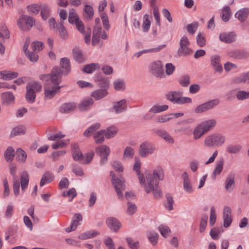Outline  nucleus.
<instances>
[{
  "mask_svg": "<svg viewBox=\"0 0 249 249\" xmlns=\"http://www.w3.org/2000/svg\"><path fill=\"white\" fill-rule=\"evenodd\" d=\"M141 160L139 158L136 157L133 169L137 173L141 186L144 188L146 193L149 194L152 192L155 199L160 198L162 196V193L159 186V182L160 180H162L164 178L162 169L161 167L158 166L154 169L152 172L146 173L145 177L141 172Z\"/></svg>",
  "mask_w": 249,
  "mask_h": 249,
  "instance_id": "f257e3e1",
  "label": "nucleus"
},
{
  "mask_svg": "<svg viewBox=\"0 0 249 249\" xmlns=\"http://www.w3.org/2000/svg\"><path fill=\"white\" fill-rule=\"evenodd\" d=\"M225 141L226 138L224 135L219 133H213L205 138L204 145L206 147H218L222 145Z\"/></svg>",
  "mask_w": 249,
  "mask_h": 249,
  "instance_id": "f03ea898",
  "label": "nucleus"
},
{
  "mask_svg": "<svg viewBox=\"0 0 249 249\" xmlns=\"http://www.w3.org/2000/svg\"><path fill=\"white\" fill-rule=\"evenodd\" d=\"M182 92L180 91H170L166 94L167 100L174 104L182 105L192 102V99L187 97H182Z\"/></svg>",
  "mask_w": 249,
  "mask_h": 249,
  "instance_id": "7ed1b4c3",
  "label": "nucleus"
},
{
  "mask_svg": "<svg viewBox=\"0 0 249 249\" xmlns=\"http://www.w3.org/2000/svg\"><path fill=\"white\" fill-rule=\"evenodd\" d=\"M63 74L61 69L55 67L53 69L51 74L40 75V78L42 80H50L55 85H59L62 81V75Z\"/></svg>",
  "mask_w": 249,
  "mask_h": 249,
  "instance_id": "20e7f679",
  "label": "nucleus"
},
{
  "mask_svg": "<svg viewBox=\"0 0 249 249\" xmlns=\"http://www.w3.org/2000/svg\"><path fill=\"white\" fill-rule=\"evenodd\" d=\"M149 70L150 73L156 78L160 79L165 78L163 64L160 60L152 62L149 64Z\"/></svg>",
  "mask_w": 249,
  "mask_h": 249,
  "instance_id": "39448f33",
  "label": "nucleus"
},
{
  "mask_svg": "<svg viewBox=\"0 0 249 249\" xmlns=\"http://www.w3.org/2000/svg\"><path fill=\"white\" fill-rule=\"evenodd\" d=\"M190 42L189 38L185 36H183L179 42V47L177 51L179 56H187L192 53V50L190 48Z\"/></svg>",
  "mask_w": 249,
  "mask_h": 249,
  "instance_id": "423d86ee",
  "label": "nucleus"
},
{
  "mask_svg": "<svg viewBox=\"0 0 249 249\" xmlns=\"http://www.w3.org/2000/svg\"><path fill=\"white\" fill-rule=\"evenodd\" d=\"M110 176L111 178L112 183L116 192L118 197L120 199H123L124 196L122 193V191L124 190L125 188L124 179L116 178L114 173L112 171L110 172Z\"/></svg>",
  "mask_w": 249,
  "mask_h": 249,
  "instance_id": "0eeeda50",
  "label": "nucleus"
},
{
  "mask_svg": "<svg viewBox=\"0 0 249 249\" xmlns=\"http://www.w3.org/2000/svg\"><path fill=\"white\" fill-rule=\"evenodd\" d=\"M34 23L33 18L25 15H21L17 20L18 26L22 31L29 30Z\"/></svg>",
  "mask_w": 249,
  "mask_h": 249,
  "instance_id": "6e6552de",
  "label": "nucleus"
},
{
  "mask_svg": "<svg viewBox=\"0 0 249 249\" xmlns=\"http://www.w3.org/2000/svg\"><path fill=\"white\" fill-rule=\"evenodd\" d=\"M155 150L156 147L154 144L149 142L145 141L140 145L139 154L142 158H146L153 154Z\"/></svg>",
  "mask_w": 249,
  "mask_h": 249,
  "instance_id": "1a4fd4ad",
  "label": "nucleus"
},
{
  "mask_svg": "<svg viewBox=\"0 0 249 249\" xmlns=\"http://www.w3.org/2000/svg\"><path fill=\"white\" fill-rule=\"evenodd\" d=\"M219 103L218 99H215L210 100L197 106L195 109L196 113L199 114L213 108Z\"/></svg>",
  "mask_w": 249,
  "mask_h": 249,
  "instance_id": "9d476101",
  "label": "nucleus"
},
{
  "mask_svg": "<svg viewBox=\"0 0 249 249\" xmlns=\"http://www.w3.org/2000/svg\"><path fill=\"white\" fill-rule=\"evenodd\" d=\"M96 152L101 158L100 164H104L107 160V157L110 153V149L108 146L106 145H102L96 148Z\"/></svg>",
  "mask_w": 249,
  "mask_h": 249,
  "instance_id": "9b49d317",
  "label": "nucleus"
},
{
  "mask_svg": "<svg viewBox=\"0 0 249 249\" xmlns=\"http://www.w3.org/2000/svg\"><path fill=\"white\" fill-rule=\"evenodd\" d=\"M228 55L237 60L245 59L249 57V53L244 50L235 49L229 52Z\"/></svg>",
  "mask_w": 249,
  "mask_h": 249,
  "instance_id": "f8f14e48",
  "label": "nucleus"
},
{
  "mask_svg": "<svg viewBox=\"0 0 249 249\" xmlns=\"http://www.w3.org/2000/svg\"><path fill=\"white\" fill-rule=\"evenodd\" d=\"M211 65L214 72L220 73L223 71V68L221 64V57L217 54L212 55L210 58Z\"/></svg>",
  "mask_w": 249,
  "mask_h": 249,
  "instance_id": "ddd939ff",
  "label": "nucleus"
},
{
  "mask_svg": "<svg viewBox=\"0 0 249 249\" xmlns=\"http://www.w3.org/2000/svg\"><path fill=\"white\" fill-rule=\"evenodd\" d=\"M108 227L114 232H118L122 227L121 223L115 217H108L106 220Z\"/></svg>",
  "mask_w": 249,
  "mask_h": 249,
  "instance_id": "4468645a",
  "label": "nucleus"
},
{
  "mask_svg": "<svg viewBox=\"0 0 249 249\" xmlns=\"http://www.w3.org/2000/svg\"><path fill=\"white\" fill-rule=\"evenodd\" d=\"M127 108L126 100L125 99L113 103L112 109L116 114L125 112Z\"/></svg>",
  "mask_w": 249,
  "mask_h": 249,
  "instance_id": "2eb2a0df",
  "label": "nucleus"
},
{
  "mask_svg": "<svg viewBox=\"0 0 249 249\" xmlns=\"http://www.w3.org/2000/svg\"><path fill=\"white\" fill-rule=\"evenodd\" d=\"M60 88L61 87L58 86L46 87L44 89L45 98L47 99H52L57 92H59Z\"/></svg>",
  "mask_w": 249,
  "mask_h": 249,
  "instance_id": "dca6fc26",
  "label": "nucleus"
},
{
  "mask_svg": "<svg viewBox=\"0 0 249 249\" xmlns=\"http://www.w3.org/2000/svg\"><path fill=\"white\" fill-rule=\"evenodd\" d=\"M223 226L225 228L229 227L232 221L231 211L229 207H225L223 209Z\"/></svg>",
  "mask_w": 249,
  "mask_h": 249,
  "instance_id": "f3484780",
  "label": "nucleus"
},
{
  "mask_svg": "<svg viewBox=\"0 0 249 249\" xmlns=\"http://www.w3.org/2000/svg\"><path fill=\"white\" fill-rule=\"evenodd\" d=\"M236 35L234 32H224L219 35V39L223 42L231 43L235 41Z\"/></svg>",
  "mask_w": 249,
  "mask_h": 249,
  "instance_id": "a211bd4d",
  "label": "nucleus"
},
{
  "mask_svg": "<svg viewBox=\"0 0 249 249\" xmlns=\"http://www.w3.org/2000/svg\"><path fill=\"white\" fill-rule=\"evenodd\" d=\"M183 178V189L186 192L191 194L193 192L194 189L191 183V181L189 178L188 174L186 172H184L182 174Z\"/></svg>",
  "mask_w": 249,
  "mask_h": 249,
  "instance_id": "6ab92c4d",
  "label": "nucleus"
},
{
  "mask_svg": "<svg viewBox=\"0 0 249 249\" xmlns=\"http://www.w3.org/2000/svg\"><path fill=\"white\" fill-rule=\"evenodd\" d=\"M155 133L159 137L163 139L165 142L169 143H174V140L170 134L163 129H157L155 130Z\"/></svg>",
  "mask_w": 249,
  "mask_h": 249,
  "instance_id": "aec40b11",
  "label": "nucleus"
},
{
  "mask_svg": "<svg viewBox=\"0 0 249 249\" xmlns=\"http://www.w3.org/2000/svg\"><path fill=\"white\" fill-rule=\"evenodd\" d=\"M2 104L4 106H8L14 103L15 96L10 92H3L1 95Z\"/></svg>",
  "mask_w": 249,
  "mask_h": 249,
  "instance_id": "412c9836",
  "label": "nucleus"
},
{
  "mask_svg": "<svg viewBox=\"0 0 249 249\" xmlns=\"http://www.w3.org/2000/svg\"><path fill=\"white\" fill-rule=\"evenodd\" d=\"M249 16V8H243L239 10L235 14V18L240 21H245Z\"/></svg>",
  "mask_w": 249,
  "mask_h": 249,
  "instance_id": "4be33fe9",
  "label": "nucleus"
},
{
  "mask_svg": "<svg viewBox=\"0 0 249 249\" xmlns=\"http://www.w3.org/2000/svg\"><path fill=\"white\" fill-rule=\"evenodd\" d=\"M60 66L63 75H67L71 71V65L69 59L67 57H64L61 59Z\"/></svg>",
  "mask_w": 249,
  "mask_h": 249,
  "instance_id": "5701e85b",
  "label": "nucleus"
},
{
  "mask_svg": "<svg viewBox=\"0 0 249 249\" xmlns=\"http://www.w3.org/2000/svg\"><path fill=\"white\" fill-rule=\"evenodd\" d=\"M83 17L87 21L91 20L94 17V10L93 7L88 4L84 6L83 9Z\"/></svg>",
  "mask_w": 249,
  "mask_h": 249,
  "instance_id": "b1692460",
  "label": "nucleus"
},
{
  "mask_svg": "<svg viewBox=\"0 0 249 249\" xmlns=\"http://www.w3.org/2000/svg\"><path fill=\"white\" fill-rule=\"evenodd\" d=\"M100 234V232L96 230L88 231L85 232L81 233L78 236V238L80 240H87L96 237Z\"/></svg>",
  "mask_w": 249,
  "mask_h": 249,
  "instance_id": "393cba45",
  "label": "nucleus"
},
{
  "mask_svg": "<svg viewBox=\"0 0 249 249\" xmlns=\"http://www.w3.org/2000/svg\"><path fill=\"white\" fill-rule=\"evenodd\" d=\"M216 124V121L215 119H212L205 121L201 123L200 125L202 127L206 133L213 129Z\"/></svg>",
  "mask_w": 249,
  "mask_h": 249,
  "instance_id": "a878e982",
  "label": "nucleus"
},
{
  "mask_svg": "<svg viewBox=\"0 0 249 249\" xmlns=\"http://www.w3.org/2000/svg\"><path fill=\"white\" fill-rule=\"evenodd\" d=\"M95 81L98 87L102 89L107 90L109 88V81L107 79L100 75H96L95 78Z\"/></svg>",
  "mask_w": 249,
  "mask_h": 249,
  "instance_id": "bb28decb",
  "label": "nucleus"
},
{
  "mask_svg": "<svg viewBox=\"0 0 249 249\" xmlns=\"http://www.w3.org/2000/svg\"><path fill=\"white\" fill-rule=\"evenodd\" d=\"M93 104V100L92 98H86L79 104L78 107L81 111H86L89 109Z\"/></svg>",
  "mask_w": 249,
  "mask_h": 249,
  "instance_id": "cd10ccee",
  "label": "nucleus"
},
{
  "mask_svg": "<svg viewBox=\"0 0 249 249\" xmlns=\"http://www.w3.org/2000/svg\"><path fill=\"white\" fill-rule=\"evenodd\" d=\"M76 107L75 103H67L63 104L60 107L61 113H68L73 111Z\"/></svg>",
  "mask_w": 249,
  "mask_h": 249,
  "instance_id": "c85d7f7f",
  "label": "nucleus"
},
{
  "mask_svg": "<svg viewBox=\"0 0 249 249\" xmlns=\"http://www.w3.org/2000/svg\"><path fill=\"white\" fill-rule=\"evenodd\" d=\"M54 176L53 174L51 172L47 171L42 177L40 182V186L42 187L45 184L52 182Z\"/></svg>",
  "mask_w": 249,
  "mask_h": 249,
  "instance_id": "c756f323",
  "label": "nucleus"
},
{
  "mask_svg": "<svg viewBox=\"0 0 249 249\" xmlns=\"http://www.w3.org/2000/svg\"><path fill=\"white\" fill-rule=\"evenodd\" d=\"M106 89H97L93 91L91 94V96L96 100H99L107 96L108 92Z\"/></svg>",
  "mask_w": 249,
  "mask_h": 249,
  "instance_id": "7c9ffc66",
  "label": "nucleus"
},
{
  "mask_svg": "<svg viewBox=\"0 0 249 249\" xmlns=\"http://www.w3.org/2000/svg\"><path fill=\"white\" fill-rule=\"evenodd\" d=\"M235 186V180L232 176H229L225 180V189L228 192L232 191Z\"/></svg>",
  "mask_w": 249,
  "mask_h": 249,
  "instance_id": "2f4dec72",
  "label": "nucleus"
},
{
  "mask_svg": "<svg viewBox=\"0 0 249 249\" xmlns=\"http://www.w3.org/2000/svg\"><path fill=\"white\" fill-rule=\"evenodd\" d=\"M20 183L22 191H24L28 187L29 181L28 174L24 172L20 174Z\"/></svg>",
  "mask_w": 249,
  "mask_h": 249,
  "instance_id": "473e14b6",
  "label": "nucleus"
},
{
  "mask_svg": "<svg viewBox=\"0 0 249 249\" xmlns=\"http://www.w3.org/2000/svg\"><path fill=\"white\" fill-rule=\"evenodd\" d=\"M242 149L241 145L236 144H231L228 145L226 147V151L231 154H236L238 153Z\"/></svg>",
  "mask_w": 249,
  "mask_h": 249,
  "instance_id": "72a5a7b5",
  "label": "nucleus"
},
{
  "mask_svg": "<svg viewBox=\"0 0 249 249\" xmlns=\"http://www.w3.org/2000/svg\"><path fill=\"white\" fill-rule=\"evenodd\" d=\"M100 65L99 63H92L86 65L82 69L87 73H91L96 70L99 69Z\"/></svg>",
  "mask_w": 249,
  "mask_h": 249,
  "instance_id": "f704fd0d",
  "label": "nucleus"
},
{
  "mask_svg": "<svg viewBox=\"0 0 249 249\" xmlns=\"http://www.w3.org/2000/svg\"><path fill=\"white\" fill-rule=\"evenodd\" d=\"M168 108V106L166 105L161 106L155 105L149 109V113H152V114L158 113L166 111Z\"/></svg>",
  "mask_w": 249,
  "mask_h": 249,
  "instance_id": "c9c22d12",
  "label": "nucleus"
},
{
  "mask_svg": "<svg viewBox=\"0 0 249 249\" xmlns=\"http://www.w3.org/2000/svg\"><path fill=\"white\" fill-rule=\"evenodd\" d=\"M147 237L152 245H156L158 241L159 235L156 231H149L147 232Z\"/></svg>",
  "mask_w": 249,
  "mask_h": 249,
  "instance_id": "e433bc0d",
  "label": "nucleus"
},
{
  "mask_svg": "<svg viewBox=\"0 0 249 249\" xmlns=\"http://www.w3.org/2000/svg\"><path fill=\"white\" fill-rule=\"evenodd\" d=\"M25 133V128L23 126H18L14 127L11 131L10 137L13 138L18 135Z\"/></svg>",
  "mask_w": 249,
  "mask_h": 249,
  "instance_id": "4c0bfd02",
  "label": "nucleus"
},
{
  "mask_svg": "<svg viewBox=\"0 0 249 249\" xmlns=\"http://www.w3.org/2000/svg\"><path fill=\"white\" fill-rule=\"evenodd\" d=\"M55 30L58 31L59 33L60 36L63 39H66L68 37V32L64 26L62 22L58 23L57 28Z\"/></svg>",
  "mask_w": 249,
  "mask_h": 249,
  "instance_id": "58836bf2",
  "label": "nucleus"
},
{
  "mask_svg": "<svg viewBox=\"0 0 249 249\" xmlns=\"http://www.w3.org/2000/svg\"><path fill=\"white\" fill-rule=\"evenodd\" d=\"M206 133L200 124L196 126L193 132V138L194 140H198L201 138V137Z\"/></svg>",
  "mask_w": 249,
  "mask_h": 249,
  "instance_id": "ea45409f",
  "label": "nucleus"
},
{
  "mask_svg": "<svg viewBox=\"0 0 249 249\" xmlns=\"http://www.w3.org/2000/svg\"><path fill=\"white\" fill-rule=\"evenodd\" d=\"M41 85L39 82L33 81L29 82L26 86V89H28L34 92H39L41 89Z\"/></svg>",
  "mask_w": 249,
  "mask_h": 249,
  "instance_id": "a19ab883",
  "label": "nucleus"
},
{
  "mask_svg": "<svg viewBox=\"0 0 249 249\" xmlns=\"http://www.w3.org/2000/svg\"><path fill=\"white\" fill-rule=\"evenodd\" d=\"M79 20L80 19L76 10L74 9H71L69 11L68 17L69 23L73 24Z\"/></svg>",
  "mask_w": 249,
  "mask_h": 249,
  "instance_id": "79ce46f5",
  "label": "nucleus"
},
{
  "mask_svg": "<svg viewBox=\"0 0 249 249\" xmlns=\"http://www.w3.org/2000/svg\"><path fill=\"white\" fill-rule=\"evenodd\" d=\"M41 16L42 17V18L44 20H46L50 15V8L49 6L45 4H41Z\"/></svg>",
  "mask_w": 249,
  "mask_h": 249,
  "instance_id": "37998d69",
  "label": "nucleus"
},
{
  "mask_svg": "<svg viewBox=\"0 0 249 249\" xmlns=\"http://www.w3.org/2000/svg\"><path fill=\"white\" fill-rule=\"evenodd\" d=\"M231 16V11L229 6H226L222 9V14L221 15L222 20L227 22L229 21Z\"/></svg>",
  "mask_w": 249,
  "mask_h": 249,
  "instance_id": "c03bdc74",
  "label": "nucleus"
},
{
  "mask_svg": "<svg viewBox=\"0 0 249 249\" xmlns=\"http://www.w3.org/2000/svg\"><path fill=\"white\" fill-rule=\"evenodd\" d=\"M14 149L12 147H8L4 153V157L6 160L8 162L13 161L14 158Z\"/></svg>",
  "mask_w": 249,
  "mask_h": 249,
  "instance_id": "a18cd8bd",
  "label": "nucleus"
},
{
  "mask_svg": "<svg viewBox=\"0 0 249 249\" xmlns=\"http://www.w3.org/2000/svg\"><path fill=\"white\" fill-rule=\"evenodd\" d=\"M105 130H101L96 133L94 135L95 141L97 143H102L105 141Z\"/></svg>",
  "mask_w": 249,
  "mask_h": 249,
  "instance_id": "49530a36",
  "label": "nucleus"
},
{
  "mask_svg": "<svg viewBox=\"0 0 249 249\" xmlns=\"http://www.w3.org/2000/svg\"><path fill=\"white\" fill-rule=\"evenodd\" d=\"M151 26V21L149 19V15L145 14L143 16V21L142 24V31L147 32Z\"/></svg>",
  "mask_w": 249,
  "mask_h": 249,
  "instance_id": "de8ad7c7",
  "label": "nucleus"
},
{
  "mask_svg": "<svg viewBox=\"0 0 249 249\" xmlns=\"http://www.w3.org/2000/svg\"><path fill=\"white\" fill-rule=\"evenodd\" d=\"M100 127V124L99 123L95 124L90 126L84 131L83 133L84 136L86 137L90 136L91 134L98 129Z\"/></svg>",
  "mask_w": 249,
  "mask_h": 249,
  "instance_id": "09e8293b",
  "label": "nucleus"
},
{
  "mask_svg": "<svg viewBox=\"0 0 249 249\" xmlns=\"http://www.w3.org/2000/svg\"><path fill=\"white\" fill-rule=\"evenodd\" d=\"M161 235L165 238L168 237L171 234V231L170 228L166 225H161L158 227Z\"/></svg>",
  "mask_w": 249,
  "mask_h": 249,
  "instance_id": "8fccbe9b",
  "label": "nucleus"
},
{
  "mask_svg": "<svg viewBox=\"0 0 249 249\" xmlns=\"http://www.w3.org/2000/svg\"><path fill=\"white\" fill-rule=\"evenodd\" d=\"M223 163L222 161H218L215 167V169L213 170V173L212 175V178L213 179H215L217 175H218L220 174L223 170Z\"/></svg>",
  "mask_w": 249,
  "mask_h": 249,
  "instance_id": "3c124183",
  "label": "nucleus"
},
{
  "mask_svg": "<svg viewBox=\"0 0 249 249\" xmlns=\"http://www.w3.org/2000/svg\"><path fill=\"white\" fill-rule=\"evenodd\" d=\"M69 142V140H64L60 141H57V142L52 144V147L53 149H57L59 148H64L68 144Z\"/></svg>",
  "mask_w": 249,
  "mask_h": 249,
  "instance_id": "603ef678",
  "label": "nucleus"
},
{
  "mask_svg": "<svg viewBox=\"0 0 249 249\" xmlns=\"http://www.w3.org/2000/svg\"><path fill=\"white\" fill-rule=\"evenodd\" d=\"M166 46L165 44L160 45L155 48H152L149 49H145L141 51L142 54H143L146 53H157L160 51L161 50L165 48Z\"/></svg>",
  "mask_w": 249,
  "mask_h": 249,
  "instance_id": "864d4df0",
  "label": "nucleus"
},
{
  "mask_svg": "<svg viewBox=\"0 0 249 249\" xmlns=\"http://www.w3.org/2000/svg\"><path fill=\"white\" fill-rule=\"evenodd\" d=\"M189 165L191 171L195 173L199 167L200 162L196 159H193L190 161Z\"/></svg>",
  "mask_w": 249,
  "mask_h": 249,
  "instance_id": "5fc2aeb1",
  "label": "nucleus"
},
{
  "mask_svg": "<svg viewBox=\"0 0 249 249\" xmlns=\"http://www.w3.org/2000/svg\"><path fill=\"white\" fill-rule=\"evenodd\" d=\"M17 155L18 156V161L21 163H23L25 161L27 154L26 152L21 148H18L17 150Z\"/></svg>",
  "mask_w": 249,
  "mask_h": 249,
  "instance_id": "6e6d98bb",
  "label": "nucleus"
},
{
  "mask_svg": "<svg viewBox=\"0 0 249 249\" xmlns=\"http://www.w3.org/2000/svg\"><path fill=\"white\" fill-rule=\"evenodd\" d=\"M198 25L199 24L198 22H194L193 23L189 24L187 25L186 30L189 34L193 35L197 29Z\"/></svg>",
  "mask_w": 249,
  "mask_h": 249,
  "instance_id": "4d7b16f0",
  "label": "nucleus"
},
{
  "mask_svg": "<svg viewBox=\"0 0 249 249\" xmlns=\"http://www.w3.org/2000/svg\"><path fill=\"white\" fill-rule=\"evenodd\" d=\"M134 155V149L130 146H127L124 151L123 157L124 159H132Z\"/></svg>",
  "mask_w": 249,
  "mask_h": 249,
  "instance_id": "13d9d810",
  "label": "nucleus"
},
{
  "mask_svg": "<svg viewBox=\"0 0 249 249\" xmlns=\"http://www.w3.org/2000/svg\"><path fill=\"white\" fill-rule=\"evenodd\" d=\"M105 132V137L107 139H110L115 136L117 132V130L115 127H108L107 129H104Z\"/></svg>",
  "mask_w": 249,
  "mask_h": 249,
  "instance_id": "bf43d9fd",
  "label": "nucleus"
},
{
  "mask_svg": "<svg viewBox=\"0 0 249 249\" xmlns=\"http://www.w3.org/2000/svg\"><path fill=\"white\" fill-rule=\"evenodd\" d=\"M28 11L34 14H37L41 8V4H33L27 7Z\"/></svg>",
  "mask_w": 249,
  "mask_h": 249,
  "instance_id": "052dcab7",
  "label": "nucleus"
},
{
  "mask_svg": "<svg viewBox=\"0 0 249 249\" xmlns=\"http://www.w3.org/2000/svg\"><path fill=\"white\" fill-rule=\"evenodd\" d=\"M113 86L116 90H124L125 89V83L122 80H117L114 81Z\"/></svg>",
  "mask_w": 249,
  "mask_h": 249,
  "instance_id": "680f3d73",
  "label": "nucleus"
},
{
  "mask_svg": "<svg viewBox=\"0 0 249 249\" xmlns=\"http://www.w3.org/2000/svg\"><path fill=\"white\" fill-rule=\"evenodd\" d=\"M236 98L239 100H244L249 99V91L239 90L236 94Z\"/></svg>",
  "mask_w": 249,
  "mask_h": 249,
  "instance_id": "e2e57ef3",
  "label": "nucleus"
},
{
  "mask_svg": "<svg viewBox=\"0 0 249 249\" xmlns=\"http://www.w3.org/2000/svg\"><path fill=\"white\" fill-rule=\"evenodd\" d=\"M166 198L167 199V202L165 204V207L169 211H171L173 210V204L174 201L173 197L170 194H167L166 195Z\"/></svg>",
  "mask_w": 249,
  "mask_h": 249,
  "instance_id": "0e129e2a",
  "label": "nucleus"
},
{
  "mask_svg": "<svg viewBox=\"0 0 249 249\" xmlns=\"http://www.w3.org/2000/svg\"><path fill=\"white\" fill-rule=\"evenodd\" d=\"M126 213L128 215H133L137 211V206L133 203L128 202L127 204Z\"/></svg>",
  "mask_w": 249,
  "mask_h": 249,
  "instance_id": "69168bd1",
  "label": "nucleus"
},
{
  "mask_svg": "<svg viewBox=\"0 0 249 249\" xmlns=\"http://www.w3.org/2000/svg\"><path fill=\"white\" fill-rule=\"evenodd\" d=\"M165 76H170L173 74L175 71L176 68L175 66L171 63H167L165 66Z\"/></svg>",
  "mask_w": 249,
  "mask_h": 249,
  "instance_id": "338daca9",
  "label": "nucleus"
},
{
  "mask_svg": "<svg viewBox=\"0 0 249 249\" xmlns=\"http://www.w3.org/2000/svg\"><path fill=\"white\" fill-rule=\"evenodd\" d=\"M26 90L27 92L26 95V98L27 101L30 103L34 102L36 97V92L30 90L28 89H26Z\"/></svg>",
  "mask_w": 249,
  "mask_h": 249,
  "instance_id": "774afa93",
  "label": "nucleus"
}]
</instances>
